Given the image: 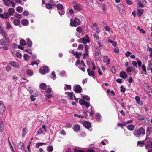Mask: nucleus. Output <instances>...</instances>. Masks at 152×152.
Returning a JSON list of instances; mask_svg holds the SVG:
<instances>
[{
	"label": "nucleus",
	"instance_id": "obj_1",
	"mask_svg": "<svg viewBox=\"0 0 152 152\" xmlns=\"http://www.w3.org/2000/svg\"><path fill=\"white\" fill-rule=\"evenodd\" d=\"M145 133V129L142 127H140L138 129L135 130L133 134L136 137H139L140 135H144Z\"/></svg>",
	"mask_w": 152,
	"mask_h": 152
},
{
	"label": "nucleus",
	"instance_id": "obj_2",
	"mask_svg": "<svg viewBox=\"0 0 152 152\" xmlns=\"http://www.w3.org/2000/svg\"><path fill=\"white\" fill-rule=\"evenodd\" d=\"M70 21V26L72 27H77L78 26L80 25L81 23L80 19L76 17L73 20L71 19Z\"/></svg>",
	"mask_w": 152,
	"mask_h": 152
},
{
	"label": "nucleus",
	"instance_id": "obj_3",
	"mask_svg": "<svg viewBox=\"0 0 152 152\" xmlns=\"http://www.w3.org/2000/svg\"><path fill=\"white\" fill-rule=\"evenodd\" d=\"M49 70L47 66H43L39 69V72L42 74H45L49 72Z\"/></svg>",
	"mask_w": 152,
	"mask_h": 152
},
{
	"label": "nucleus",
	"instance_id": "obj_4",
	"mask_svg": "<svg viewBox=\"0 0 152 152\" xmlns=\"http://www.w3.org/2000/svg\"><path fill=\"white\" fill-rule=\"evenodd\" d=\"M117 8L119 10L120 13L121 14L125 13V7L121 3L118 4L117 5Z\"/></svg>",
	"mask_w": 152,
	"mask_h": 152
},
{
	"label": "nucleus",
	"instance_id": "obj_5",
	"mask_svg": "<svg viewBox=\"0 0 152 152\" xmlns=\"http://www.w3.org/2000/svg\"><path fill=\"white\" fill-rule=\"evenodd\" d=\"M5 110L6 107L3 101H0V113L2 114Z\"/></svg>",
	"mask_w": 152,
	"mask_h": 152
},
{
	"label": "nucleus",
	"instance_id": "obj_6",
	"mask_svg": "<svg viewBox=\"0 0 152 152\" xmlns=\"http://www.w3.org/2000/svg\"><path fill=\"white\" fill-rule=\"evenodd\" d=\"M56 7L58 10L62 11L61 12H58L59 14L61 16L64 15V12L62 11L64 9V7L63 5L61 4H58L57 5Z\"/></svg>",
	"mask_w": 152,
	"mask_h": 152
},
{
	"label": "nucleus",
	"instance_id": "obj_7",
	"mask_svg": "<svg viewBox=\"0 0 152 152\" xmlns=\"http://www.w3.org/2000/svg\"><path fill=\"white\" fill-rule=\"evenodd\" d=\"M79 103L81 105H85L87 108H88L90 106V103L83 99H81L79 101Z\"/></svg>",
	"mask_w": 152,
	"mask_h": 152
},
{
	"label": "nucleus",
	"instance_id": "obj_8",
	"mask_svg": "<svg viewBox=\"0 0 152 152\" xmlns=\"http://www.w3.org/2000/svg\"><path fill=\"white\" fill-rule=\"evenodd\" d=\"M74 91L76 93H80L82 91V88L79 85H76L73 89Z\"/></svg>",
	"mask_w": 152,
	"mask_h": 152
},
{
	"label": "nucleus",
	"instance_id": "obj_9",
	"mask_svg": "<svg viewBox=\"0 0 152 152\" xmlns=\"http://www.w3.org/2000/svg\"><path fill=\"white\" fill-rule=\"evenodd\" d=\"M144 89L147 94L149 95H150L151 94L152 92L151 88L147 85L144 86Z\"/></svg>",
	"mask_w": 152,
	"mask_h": 152
},
{
	"label": "nucleus",
	"instance_id": "obj_10",
	"mask_svg": "<svg viewBox=\"0 0 152 152\" xmlns=\"http://www.w3.org/2000/svg\"><path fill=\"white\" fill-rule=\"evenodd\" d=\"M80 42L83 44L86 45L87 43H89L90 42V39L89 38L87 39L85 37H83L80 39Z\"/></svg>",
	"mask_w": 152,
	"mask_h": 152
},
{
	"label": "nucleus",
	"instance_id": "obj_11",
	"mask_svg": "<svg viewBox=\"0 0 152 152\" xmlns=\"http://www.w3.org/2000/svg\"><path fill=\"white\" fill-rule=\"evenodd\" d=\"M87 71L88 74L89 76H91L94 78H95L94 72V71L92 70L90 71V69H87Z\"/></svg>",
	"mask_w": 152,
	"mask_h": 152
},
{
	"label": "nucleus",
	"instance_id": "obj_12",
	"mask_svg": "<svg viewBox=\"0 0 152 152\" xmlns=\"http://www.w3.org/2000/svg\"><path fill=\"white\" fill-rule=\"evenodd\" d=\"M83 125L88 129H89L91 126V124L87 121H85L83 122Z\"/></svg>",
	"mask_w": 152,
	"mask_h": 152
},
{
	"label": "nucleus",
	"instance_id": "obj_13",
	"mask_svg": "<svg viewBox=\"0 0 152 152\" xmlns=\"http://www.w3.org/2000/svg\"><path fill=\"white\" fill-rule=\"evenodd\" d=\"M10 64L14 67L17 68H19V66L18 63H16L14 61H12L10 62Z\"/></svg>",
	"mask_w": 152,
	"mask_h": 152
},
{
	"label": "nucleus",
	"instance_id": "obj_14",
	"mask_svg": "<svg viewBox=\"0 0 152 152\" xmlns=\"http://www.w3.org/2000/svg\"><path fill=\"white\" fill-rule=\"evenodd\" d=\"M120 76L123 79H125L126 78L127 75L125 72L122 71L120 73Z\"/></svg>",
	"mask_w": 152,
	"mask_h": 152
},
{
	"label": "nucleus",
	"instance_id": "obj_15",
	"mask_svg": "<svg viewBox=\"0 0 152 152\" xmlns=\"http://www.w3.org/2000/svg\"><path fill=\"white\" fill-rule=\"evenodd\" d=\"M26 45L28 47H30L31 46L32 43V41L29 38H27L26 39Z\"/></svg>",
	"mask_w": 152,
	"mask_h": 152
},
{
	"label": "nucleus",
	"instance_id": "obj_16",
	"mask_svg": "<svg viewBox=\"0 0 152 152\" xmlns=\"http://www.w3.org/2000/svg\"><path fill=\"white\" fill-rule=\"evenodd\" d=\"M0 34H2V35L3 37L5 38H6L7 37V34L4 29L2 28L0 30Z\"/></svg>",
	"mask_w": 152,
	"mask_h": 152
},
{
	"label": "nucleus",
	"instance_id": "obj_17",
	"mask_svg": "<svg viewBox=\"0 0 152 152\" xmlns=\"http://www.w3.org/2000/svg\"><path fill=\"white\" fill-rule=\"evenodd\" d=\"M74 9L76 10L80 11L81 10L82 7L80 4H77L74 6Z\"/></svg>",
	"mask_w": 152,
	"mask_h": 152
},
{
	"label": "nucleus",
	"instance_id": "obj_18",
	"mask_svg": "<svg viewBox=\"0 0 152 152\" xmlns=\"http://www.w3.org/2000/svg\"><path fill=\"white\" fill-rule=\"evenodd\" d=\"M95 55L96 56H98L99 54H101L100 50L97 47L95 48Z\"/></svg>",
	"mask_w": 152,
	"mask_h": 152
},
{
	"label": "nucleus",
	"instance_id": "obj_19",
	"mask_svg": "<svg viewBox=\"0 0 152 152\" xmlns=\"http://www.w3.org/2000/svg\"><path fill=\"white\" fill-rule=\"evenodd\" d=\"M28 21L26 19L23 20L21 21V23L23 26L27 25L28 23Z\"/></svg>",
	"mask_w": 152,
	"mask_h": 152
},
{
	"label": "nucleus",
	"instance_id": "obj_20",
	"mask_svg": "<svg viewBox=\"0 0 152 152\" xmlns=\"http://www.w3.org/2000/svg\"><path fill=\"white\" fill-rule=\"evenodd\" d=\"M40 87L42 90H45L47 88V86L45 83H42L40 85Z\"/></svg>",
	"mask_w": 152,
	"mask_h": 152
},
{
	"label": "nucleus",
	"instance_id": "obj_21",
	"mask_svg": "<svg viewBox=\"0 0 152 152\" xmlns=\"http://www.w3.org/2000/svg\"><path fill=\"white\" fill-rule=\"evenodd\" d=\"M40 62V61L39 60L32 61L31 62V65L33 66L34 65L36 64L38 66Z\"/></svg>",
	"mask_w": 152,
	"mask_h": 152
},
{
	"label": "nucleus",
	"instance_id": "obj_22",
	"mask_svg": "<svg viewBox=\"0 0 152 152\" xmlns=\"http://www.w3.org/2000/svg\"><path fill=\"white\" fill-rule=\"evenodd\" d=\"M135 99L137 103L140 104H142V102L140 101V97L138 96H136L135 97Z\"/></svg>",
	"mask_w": 152,
	"mask_h": 152
},
{
	"label": "nucleus",
	"instance_id": "obj_23",
	"mask_svg": "<svg viewBox=\"0 0 152 152\" xmlns=\"http://www.w3.org/2000/svg\"><path fill=\"white\" fill-rule=\"evenodd\" d=\"M8 13L10 15H12L15 12V11L14 9L12 8H9L8 10Z\"/></svg>",
	"mask_w": 152,
	"mask_h": 152
},
{
	"label": "nucleus",
	"instance_id": "obj_24",
	"mask_svg": "<svg viewBox=\"0 0 152 152\" xmlns=\"http://www.w3.org/2000/svg\"><path fill=\"white\" fill-rule=\"evenodd\" d=\"M71 52L72 54L75 56V57L76 58H80V56H78V52L77 51H76L75 52L74 50H72Z\"/></svg>",
	"mask_w": 152,
	"mask_h": 152
},
{
	"label": "nucleus",
	"instance_id": "obj_25",
	"mask_svg": "<svg viewBox=\"0 0 152 152\" xmlns=\"http://www.w3.org/2000/svg\"><path fill=\"white\" fill-rule=\"evenodd\" d=\"M13 23L15 25L18 26L20 24V22L19 19H16L14 20Z\"/></svg>",
	"mask_w": 152,
	"mask_h": 152
},
{
	"label": "nucleus",
	"instance_id": "obj_26",
	"mask_svg": "<svg viewBox=\"0 0 152 152\" xmlns=\"http://www.w3.org/2000/svg\"><path fill=\"white\" fill-rule=\"evenodd\" d=\"M24 144L22 142H20L18 145V147L20 149H23L24 148Z\"/></svg>",
	"mask_w": 152,
	"mask_h": 152
},
{
	"label": "nucleus",
	"instance_id": "obj_27",
	"mask_svg": "<svg viewBox=\"0 0 152 152\" xmlns=\"http://www.w3.org/2000/svg\"><path fill=\"white\" fill-rule=\"evenodd\" d=\"M127 128L129 130L132 131L134 129V126L133 125L130 124L128 125Z\"/></svg>",
	"mask_w": 152,
	"mask_h": 152
},
{
	"label": "nucleus",
	"instance_id": "obj_28",
	"mask_svg": "<svg viewBox=\"0 0 152 152\" xmlns=\"http://www.w3.org/2000/svg\"><path fill=\"white\" fill-rule=\"evenodd\" d=\"M16 10L18 13H21L23 11V9L21 6H19L17 8Z\"/></svg>",
	"mask_w": 152,
	"mask_h": 152
},
{
	"label": "nucleus",
	"instance_id": "obj_29",
	"mask_svg": "<svg viewBox=\"0 0 152 152\" xmlns=\"http://www.w3.org/2000/svg\"><path fill=\"white\" fill-rule=\"evenodd\" d=\"M4 4L6 6H8L10 4V0H3Z\"/></svg>",
	"mask_w": 152,
	"mask_h": 152
},
{
	"label": "nucleus",
	"instance_id": "obj_30",
	"mask_svg": "<svg viewBox=\"0 0 152 152\" xmlns=\"http://www.w3.org/2000/svg\"><path fill=\"white\" fill-rule=\"evenodd\" d=\"M101 115L100 113H97L95 114V117L96 120L99 121L101 118Z\"/></svg>",
	"mask_w": 152,
	"mask_h": 152
},
{
	"label": "nucleus",
	"instance_id": "obj_31",
	"mask_svg": "<svg viewBox=\"0 0 152 152\" xmlns=\"http://www.w3.org/2000/svg\"><path fill=\"white\" fill-rule=\"evenodd\" d=\"M137 145L142 147L144 145H145V142L144 141H138L137 142Z\"/></svg>",
	"mask_w": 152,
	"mask_h": 152
},
{
	"label": "nucleus",
	"instance_id": "obj_32",
	"mask_svg": "<svg viewBox=\"0 0 152 152\" xmlns=\"http://www.w3.org/2000/svg\"><path fill=\"white\" fill-rule=\"evenodd\" d=\"M4 125L2 121H0V132L2 131L4 129Z\"/></svg>",
	"mask_w": 152,
	"mask_h": 152
},
{
	"label": "nucleus",
	"instance_id": "obj_33",
	"mask_svg": "<svg viewBox=\"0 0 152 152\" xmlns=\"http://www.w3.org/2000/svg\"><path fill=\"white\" fill-rule=\"evenodd\" d=\"M26 73L28 76H30L33 75V72L32 70L28 69L27 70Z\"/></svg>",
	"mask_w": 152,
	"mask_h": 152
},
{
	"label": "nucleus",
	"instance_id": "obj_34",
	"mask_svg": "<svg viewBox=\"0 0 152 152\" xmlns=\"http://www.w3.org/2000/svg\"><path fill=\"white\" fill-rule=\"evenodd\" d=\"M143 10H142L140 9L138 10L137 12V15L139 16L140 17L143 14Z\"/></svg>",
	"mask_w": 152,
	"mask_h": 152
},
{
	"label": "nucleus",
	"instance_id": "obj_35",
	"mask_svg": "<svg viewBox=\"0 0 152 152\" xmlns=\"http://www.w3.org/2000/svg\"><path fill=\"white\" fill-rule=\"evenodd\" d=\"M73 93L72 92L68 93V95L70 99L72 100L73 99Z\"/></svg>",
	"mask_w": 152,
	"mask_h": 152
},
{
	"label": "nucleus",
	"instance_id": "obj_36",
	"mask_svg": "<svg viewBox=\"0 0 152 152\" xmlns=\"http://www.w3.org/2000/svg\"><path fill=\"white\" fill-rule=\"evenodd\" d=\"M49 3L52 6H56V4L53 0H50L49 1Z\"/></svg>",
	"mask_w": 152,
	"mask_h": 152
},
{
	"label": "nucleus",
	"instance_id": "obj_37",
	"mask_svg": "<svg viewBox=\"0 0 152 152\" xmlns=\"http://www.w3.org/2000/svg\"><path fill=\"white\" fill-rule=\"evenodd\" d=\"M46 143L43 142H40L37 143L36 145V147L37 148H38L40 146H42L43 145H45Z\"/></svg>",
	"mask_w": 152,
	"mask_h": 152
},
{
	"label": "nucleus",
	"instance_id": "obj_38",
	"mask_svg": "<svg viewBox=\"0 0 152 152\" xmlns=\"http://www.w3.org/2000/svg\"><path fill=\"white\" fill-rule=\"evenodd\" d=\"M47 149L48 152H52L53 151V148L52 146L50 145L47 147Z\"/></svg>",
	"mask_w": 152,
	"mask_h": 152
},
{
	"label": "nucleus",
	"instance_id": "obj_39",
	"mask_svg": "<svg viewBox=\"0 0 152 152\" xmlns=\"http://www.w3.org/2000/svg\"><path fill=\"white\" fill-rule=\"evenodd\" d=\"M74 128L76 131H78L80 130V127L78 125H75L74 126Z\"/></svg>",
	"mask_w": 152,
	"mask_h": 152
},
{
	"label": "nucleus",
	"instance_id": "obj_40",
	"mask_svg": "<svg viewBox=\"0 0 152 152\" xmlns=\"http://www.w3.org/2000/svg\"><path fill=\"white\" fill-rule=\"evenodd\" d=\"M87 111H86V112H84L83 114V118H87L88 117V115L87 113Z\"/></svg>",
	"mask_w": 152,
	"mask_h": 152
},
{
	"label": "nucleus",
	"instance_id": "obj_41",
	"mask_svg": "<svg viewBox=\"0 0 152 152\" xmlns=\"http://www.w3.org/2000/svg\"><path fill=\"white\" fill-rule=\"evenodd\" d=\"M26 127L23 128V133H22V137H23L26 132Z\"/></svg>",
	"mask_w": 152,
	"mask_h": 152
},
{
	"label": "nucleus",
	"instance_id": "obj_42",
	"mask_svg": "<svg viewBox=\"0 0 152 152\" xmlns=\"http://www.w3.org/2000/svg\"><path fill=\"white\" fill-rule=\"evenodd\" d=\"M4 17L5 19H8L11 16V15L8 12L4 13Z\"/></svg>",
	"mask_w": 152,
	"mask_h": 152
},
{
	"label": "nucleus",
	"instance_id": "obj_43",
	"mask_svg": "<svg viewBox=\"0 0 152 152\" xmlns=\"http://www.w3.org/2000/svg\"><path fill=\"white\" fill-rule=\"evenodd\" d=\"M76 31L79 33H81L82 32L83 29L81 27L79 26L76 28Z\"/></svg>",
	"mask_w": 152,
	"mask_h": 152
},
{
	"label": "nucleus",
	"instance_id": "obj_44",
	"mask_svg": "<svg viewBox=\"0 0 152 152\" xmlns=\"http://www.w3.org/2000/svg\"><path fill=\"white\" fill-rule=\"evenodd\" d=\"M133 68L134 67L132 66V67L128 66L127 68L126 71L128 72H129L133 70Z\"/></svg>",
	"mask_w": 152,
	"mask_h": 152
},
{
	"label": "nucleus",
	"instance_id": "obj_45",
	"mask_svg": "<svg viewBox=\"0 0 152 152\" xmlns=\"http://www.w3.org/2000/svg\"><path fill=\"white\" fill-rule=\"evenodd\" d=\"M141 66L143 70L145 72L144 74H146V70L145 65L144 64H143Z\"/></svg>",
	"mask_w": 152,
	"mask_h": 152
},
{
	"label": "nucleus",
	"instance_id": "obj_46",
	"mask_svg": "<svg viewBox=\"0 0 152 152\" xmlns=\"http://www.w3.org/2000/svg\"><path fill=\"white\" fill-rule=\"evenodd\" d=\"M20 44L21 45L24 46L26 44V42L25 40H21L20 41Z\"/></svg>",
	"mask_w": 152,
	"mask_h": 152
},
{
	"label": "nucleus",
	"instance_id": "obj_47",
	"mask_svg": "<svg viewBox=\"0 0 152 152\" xmlns=\"http://www.w3.org/2000/svg\"><path fill=\"white\" fill-rule=\"evenodd\" d=\"M138 2L137 4L138 5V6L141 8H143L144 7V5L142 3L141 1H137Z\"/></svg>",
	"mask_w": 152,
	"mask_h": 152
},
{
	"label": "nucleus",
	"instance_id": "obj_48",
	"mask_svg": "<svg viewBox=\"0 0 152 152\" xmlns=\"http://www.w3.org/2000/svg\"><path fill=\"white\" fill-rule=\"evenodd\" d=\"M120 91L122 93H124L126 91V89L125 88H124L123 86H121L120 87Z\"/></svg>",
	"mask_w": 152,
	"mask_h": 152
},
{
	"label": "nucleus",
	"instance_id": "obj_49",
	"mask_svg": "<svg viewBox=\"0 0 152 152\" xmlns=\"http://www.w3.org/2000/svg\"><path fill=\"white\" fill-rule=\"evenodd\" d=\"M46 7L47 9H51L52 7V6H51L50 4L49 3H48L46 4Z\"/></svg>",
	"mask_w": 152,
	"mask_h": 152
},
{
	"label": "nucleus",
	"instance_id": "obj_50",
	"mask_svg": "<svg viewBox=\"0 0 152 152\" xmlns=\"http://www.w3.org/2000/svg\"><path fill=\"white\" fill-rule=\"evenodd\" d=\"M152 131V128L151 127H148L146 130L147 132L150 133Z\"/></svg>",
	"mask_w": 152,
	"mask_h": 152
},
{
	"label": "nucleus",
	"instance_id": "obj_51",
	"mask_svg": "<svg viewBox=\"0 0 152 152\" xmlns=\"http://www.w3.org/2000/svg\"><path fill=\"white\" fill-rule=\"evenodd\" d=\"M84 46L82 44H80L78 46V50H82L83 49Z\"/></svg>",
	"mask_w": 152,
	"mask_h": 152
},
{
	"label": "nucleus",
	"instance_id": "obj_52",
	"mask_svg": "<svg viewBox=\"0 0 152 152\" xmlns=\"http://www.w3.org/2000/svg\"><path fill=\"white\" fill-rule=\"evenodd\" d=\"M83 99H86L87 101H88L90 99L89 97L87 95L83 96Z\"/></svg>",
	"mask_w": 152,
	"mask_h": 152
},
{
	"label": "nucleus",
	"instance_id": "obj_53",
	"mask_svg": "<svg viewBox=\"0 0 152 152\" xmlns=\"http://www.w3.org/2000/svg\"><path fill=\"white\" fill-rule=\"evenodd\" d=\"M0 43L2 45H6V42L3 39H2L1 40Z\"/></svg>",
	"mask_w": 152,
	"mask_h": 152
},
{
	"label": "nucleus",
	"instance_id": "obj_54",
	"mask_svg": "<svg viewBox=\"0 0 152 152\" xmlns=\"http://www.w3.org/2000/svg\"><path fill=\"white\" fill-rule=\"evenodd\" d=\"M15 17L19 19H20L21 18V15L19 14H16L15 15Z\"/></svg>",
	"mask_w": 152,
	"mask_h": 152
},
{
	"label": "nucleus",
	"instance_id": "obj_55",
	"mask_svg": "<svg viewBox=\"0 0 152 152\" xmlns=\"http://www.w3.org/2000/svg\"><path fill=\"white\" fill-rule=\"evenodd\" d=\"M16 56L18 58H20L22 57L21 54L19 52H17L16 53Z\"/></svg>",
	"mask_w": 152,
	"mask_h": 152
},
{
	"label": "nucleus",
	"instance_id": "obj_56",
	"mask_svg": "<svg viewBox=\"0 0 152 152\" xmlns=\"http://www.w3.org/2000/svg\"><path fill=\"white\" fill-rule=\"evenodd\" d=\"M24 59L26 60H28L29 58L28 55L27 54H25L23 56Z\"/></svg>",
	"mask_w": 152,
	"mask_h": 152
},
{
	"label": "nucleus",
	"instance_id": "obj_57",
	"mask_svg": "<svg viewBox=\"0 0 152 152\" xmlns=\"http://www.w3.org/2000/svg\"><path fill=\"white\" fill-rule=\"evenodd\" d=\"M132 64L133 65V66H134L136 68H137V63L135 61H133L132 62Z\"/></svg>",
	"mask_w": 152,
	"mask_h": 152
},
{
	"label": "nucleus",
	"instance_id": "obj_58",
	"mask_svg": "<svg viewBox=\"0 0 152 152\" xmlns=\"http://www.w3.org/2000/svg\"><path fill=\"white\" fill-rule=\"evenodd\" d=\"M111 72L113 73H115L116 72V70L115 68L113 67H112L111 69Z\"/></svg>",
	"mask_w": 152,
	"mask_h": 152
},
{
	"label": "nucleus",
	"instance_id": "obj_59",
	"mask_svg": "<svg viewBox=\"0 0 152 152\" xmlns=\"http://www.w3.org/2000/svg\"><path fill=\"white\" fill-rule=\"evenodd\" d=\"M43 132V131L42 130V128H40L38 131L37 132V134H41Z\"/></svg>",
	"mask_w": 152,
	"mask_h": 152
},
{
	"label": "nucleus",
	"instance_id": "obj_60",
	"mask_svg": "<svg viewBox=\"0 0 152 152\" xmlns=\"http://www.w3.org/2000/svg\"><path fill=\"white\" fill-rule=\"evenodd\" d=\"M74 151L75 152H86L85 151H84L82 150H77L76 148L75 149Z\"/></svg>",
	"mask_w": 152,
	"mask_h": 152
},
{
	"label": "nucleus",
	"instance_id": "obj_61",
	"mask_svg": "<svg viewBox=\"0 0 152 152\" xmlns=\"http://www.w3.org/2000/svg\"><path fill=\"white\" fill-rule=\"evenodd\" d=\"M152 66V64L151 63H150L148 64V66L147 68V69L148 70H150L151 69V67Z\"/></svg>",
	"mask_w": 152,
	"mask_h": 152
},
{
	"label": "nucleus",
	"instance_id": "obj_62",
	"mask_svg": "<svg viewBox=\"0 0 152 152\" xmlns=\"http://www.w3.org/2000/svg\"><path fill=\"white\" fill-rule=\"evenodd\" d=\"M23 14L24 16H28L29 15V13L28 11H24Z\"/></svg>",
	"mask_w": 152,
	"mask_h": 152
},
{
	"label": "nucleus",
	"instance_id": "obj_63",
	"mask_svg": "<svg viewBox=\"0 0 152 152\" xmlns=\"http://www.w3.org/2000/svg\"><path fill=\"white\" fill-rule=\"evenodd\" d=\"M11 28V26L10 23L8 22L6 23V28L8 29L10 28Z\"/></svg>",
	"mask_w": 152,
	"mask_h": 152
},
{
	"label": "nucleus",
	"instance_id": "obj_64",
	"mask_svg": "<svg viewBox=\"0 0 152 152\" xmlns=\"http://www.w3.org/2000/svg\"><path fill=\"white\" fill-rule=\"evenodd\" d=\"M87 152H95V151L92 148H90L87 150Z\"/></svg>",
	"mask_w": 152,
	"mask_h": 152
}]
</instances>
